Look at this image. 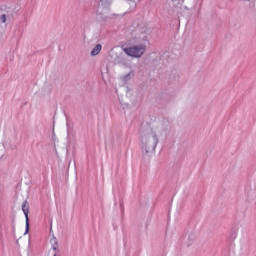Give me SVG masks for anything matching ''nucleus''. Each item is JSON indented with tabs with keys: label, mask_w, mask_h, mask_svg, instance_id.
Segmentation results:
<instances>
[{
	"label": "nucleus",
	"mask_w": 256,
	"mask_h": 256,
	"mask_svg": "<svg viewBox=\"0 0 256 256\" xmlns=\"http://www.w3.org/2000/svg\"><path fill=\"white\" fill-rule=\"evenodd\" d=\"M51 243H52V249H54V251H57V238L51 239Z\"/></svg>",
	"instance_id": "7"
},
{
	"label": "nucleus",
	"mask_w": 256,
	"mask_h": 256,
	"mask_svg": "<svg viewBox=\"0 0 256 256\" xmlns=\"http://www.w3.org/2000/svg\"><path fill=\"white\" fill-rule=\"evenodd\" d=\"M111 0H100L99 7L102 9H109L111 7Z\"/></svg>",
	"instance_id": "5"
},
{
	"label": "nucleus",
	"mask_w": 256,
	"mask_h": 256,
	"mask_svg": "<svg viewBox=\"0 0 256 256\" xmlns=\"http://www.w3.org/2000/svg\"><path fill=\"white\" fill-rule=\"evenodd\" d=\"M53 256H61V255L58 254L57 252H55V253L53 254Z\"/></svg>",
	"instance_id": "12"
},
{
	"label": "nucleus",
	"mask_w": 256,
	"mask_h": 256,
	"mask_svg": "<svg viewBox=\"0 0 256 256\" xmlns=\"http://www.w3.org/2000/svg\"><path fill=\"white\" fill-rule=\"evenodd\" d=\"M142 155L144 159H149L155 155V149L159 143V135L157 129L149 126L141 129Z\"/></svg>",
	"instance_id": "1"
},
{
	"label": "nucleus",
	"mask_w": 256,
	"mask_h": 256,
	"mask_svg": "<svg viewBox=\"0 0 256 256\" xmlns=\"http://www.w3.org/2000/svg\"><path fill=\"white\" fill-rule=\"evenodd\" d=\"M0 21H1L2 23H7V15H5V14L1 15Z\"/></svg>",
	"instance_id": "9"
},
{
	"label": "nucleus",
	"mask_w": 256,
	"mask_h": 256,
	"mask_svg": "<svg viewBox=\"0 0 256 256\" xmlns=\"http://www.w3.org/2000/svg\"><path fill=\"white\" fill-rule=\"evenodd\" d=\"M122 81L127 83V81H131V73H128L122 77Z\"/></svg>",
	"instance_id": "6"
},
{
	"label": "nucleus",
	"mask_w": 256,
	"mask_h": 256,
	"mask_svg": "<svg viewBox=\"0 0 256 256\" xmlns=\"http://www.w3.org/2000/svg\"><path fill=\"white\" fill-rule=\"evenodd\" d=\"M101 49H103V46L101 44H97L90 52L91 57H97V55L101 53Z\"/></svg>",
	"instance_id": "4"
},
{
	"label": "nucleus",
	"mask_w": 256,
	"mask_h": 256,
	"mask_svg": "<svg viewBox=\"0 0 256 256\" xmlns=\"http://www.w3.org/2000/svg\"><path fill=\"white\" fill-rule=\"evenodd\" d=\"M237 237V233L232 234V238L235 239Z\"/></svg>",
	"instance_id": "10"
},
{
	"label": "nucleus",
	"mask_w": 256,
	"mask_h": 256,
	"mask_svg": "<svg viewBox=\"0 0 256 256\" xmlns=\"http://www.w3.org/2000/svg\"><path fill=\"white\" fill-rule=\"evenodd\" d=\"M123 51L129 57H135L136 59H139L140 57H143V55H145V51H147V48L144 44H140L129 48H123Z\"/></svg>",
	"instance_id": "2"
},
{
	"label": "nucleus",
	"mask_w": 256,
	"mask_h": 256,
	"mask_svg": "<svg viewBox=\"0 0 256 256\" xmlns=\"http://www.w3.org/2000/svg\"><path fill=\"white\" fill-rule=\"evenodd\" d=\"M22 211L26 219V228L24 235H27L29 233V202L27 200H25L22 204Z\"/></svg>",
	"instance_id": "3"
},
{
	"label": "nucleus",
	"mask_w": 256,
	"mask_h": 256,
	"mask_svg": "<svg viewBox=\"0 0 256 256\" xmlns=\"http://www.w3.org/2000/svg\"><path fill=\"white\" fill-rule=\"evenodd\" d=\"M129 1H133V0H129Z\"/></svg>",
	"instance_id": "14"
},
{
	"label": "nucleus",
	"mask_w": 256,
	"mask_h": 256,
	"mask_svg": "<svg viewBox=\"0 0 256 256\" xmlns=\"http://www.w3.org/2000/svg\"><path fill=\"white\" fill-rule=\"evenodd\" d=\"M184 9H188V8H187V6H185V8H184Z\"/></svg>",
	"instance_id": "13"
},
{
	"label": "nucleus",
	"mask_w": 256,
	"mask_h": 256,
	"mask_svg": "<svg viewBox=\"0 0 256 256\" xmlns=\"http://www.w3.org/2000/svg\"><path fill=\"white\" fill-rule=\"evenodd\" d=\"M12 231H13V233H15V226H14V224L12 225Z\"/></svg>",
	"instance_id": "11"
},
{
	"label": "nucleus",
	"mask_w": 256,
	"mask_h": 256,
	"mask_svg": "<svg viewBox=\"0 0 256 256\" xmlns=\"http://www.w3.org/2000/svg\"><path fill=\"white\" fill-rule=\"evenodd\" d=\"M188 241H190V243H193V241H195V234L190 233V234L188 235Z\"/></svg>",
	"instance_id": "8"
}]
</instances>
